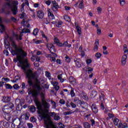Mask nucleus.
<instances>
[{"instance_id": "f704fd0d", "label": "nucleus", "mask_w": 128, "mask_h": 128, "mask_svg": "<svg viewBox=\"0 0 128 128\" xmlns=\"http://www.w3.org/2000/svg\"><path fill=\"white\" fill-rule=\"evenodd\" d=\"M79 2H80L79 4L80 8H84V2L82 0H79Z\"/></svg>"}, {"instance_id": "13d9d810", "label": "nucleus", "mask_w": 128, "mask_h": 128, "mask_svg": "<svg viewBox=\"0 0 128 128\" xmlns=\"http://www.w3.org/2000/svg\"><path fill=\"white\" fill-rule=\"evenodd\" d=\"M100 100H104V94L102 93H101V95L100 96Z\"/></svg>"}, {"instance_id": "de8ad7c7", "label": "nucleus", "mask_w": 128, "mask_h": 128, "mask_svg": "<svg viewBox=\"0 0 128 128\" xmlns=\"http://www.w3.org/2000/svg\"><path fill=\"white\" fill-rule=\"evenodd\" d=\"M46 76L48 78H50V73L48 71L46 72Z\"/></svg>"}, {"instance_id": "a211bd4d", "label": "nucleus", "mask_w": 128, "mask_h": 128, "mask_svg": "<svg viewBox=\"0 0 128 128\" xmlns=\"http://www.w3.org/2000/svg\"><path fill=\"white\" fill-rule=\"evenodd\" d=\"M46 58H49L52 62H56V58H54V57H52V55L50 54H46Z\"/></svg>"}, {"instance_id": "2f4dec72", "label": "nucleus", "mask_w": 128, "mask_h": 128, "mask_svg": "<svg viewBox=\"0 0 128 128\" xmlns=\"http://www.w3.org/2000/svg\"><path fill=\"white\" fill-rule=\"evenodd\" d=\"M50 22H52V20L49 18H46L44 19V22L46 24H48Z\"/></svg>"}, {"instance_id": "6ab92c4d", "label": "nucleus", "mask_w": 128, "mask_h": 128, "mask_svg": "<svg viewBox=\"0 0 128 128\" xmlns=\"http://www.w3.org/2000/svg\"><path fill=\"white\" fill-rule=\"evenodd\" d=\"M80 60L78 58H74V62H76V64L78 68H80L82 66V64L80 62Z\"/></svg>"}, {"instance_id": "f03ea898", "label": "nucleus", "mask_w": 128, "mask_h": 128, "mask_svg": "<svg viewBox=\"0 0 128 128\" xmlns=\"http://www.w3.org/2000/svg\"><path fill=\"white\" fill-rule=\"evenodd\" d=\"M7 39H8L10 42H11V46H12L14 50H12V54H17V56L18 59L20 58V56H26V54L24 52V50H22V48H18V46H16V42L14 40V37L13 36H6Z\"/></svg>"}, {"instance_id": "9b49d317", "label": "nucleus", "mask_w": 128, "mask_h": 128, "mask_svg": "<svg viewBox=\"0 0 128 128\" xmlns=\"http://www.w3.org/2000/svg\"><path fill=\"white\" fill-rule=\"evenodd\" d=\"M2 102H4L5 104H7V102H10V100H12V97L10 96H4L2 98Z\"/></svg>"}, {"instance_id": "423d86ee", "label": "nucleus", "mask_w": 128, "mask_h": 128, "mask_svg": "<svg viewBox=\"0 0 128 128\" xmlns=\"http://www.w3.org/2000/svg\"><path fill=\"white\" fill-rule=\"evenodd\" d=\"M123 50L124 54L122 57L121 64L122 66H124V64H126V58H128V56L126 54H128V46L126 44H124L123 46Z\"/></svg>"}, {"instance_id": "a878e982", "label": "nucleus", "mask_w": 128, "mask_h": 128, "mask_svg": "<svg viewBox=\"0 0 128 128\" xmlns=\"http://www.w3.org/2000/svg\"><path fill=\"white\" fill-rule=\"evenodd\" d=\"M75 26L76 28V30L78 34H82V28H80V27L78 26L76 24H75Z\"/></svg>"}, {"instance_id": "473e14b6", "label": "nucleus", "mask_w": 128, "mask_h": 128, "mask_svg": "<svg viewBox=\"0 0 128 128\" xmlns=\"http://www.w3.org/2000/svg\"><path fill=\"white\" fill-rule=\"evenodd\" d=\"M120 128H128V124L126 123L122 124L121 122V124L120 126H119Z\"/></svg>"}, {"instance_id": "ea45409f", "label": "nucleus", "mask_w": 128, "mask_h": 128, "mask_svg": "<svg viewBox=\"0 0 128 128\" xmlns=\"http://www.w3.org/2000/svg\"><path fill=\"white\" fill-rule=\"evenodd\" d=\"M121 6H124L126 4V0H120Z\"/></svg>"}, {"instance_id": "5fc2aeb1", "label": "nucleus", "mask_w": 128, "mask_h": 128, "mask_svg": "<svg viewBox=\"0 0 128 128\" xmlns=\"http://www.w3.org/2000/svg\"><path fill=\"white\" fill-rule=\"evenodd\" d=\"M59 102L61 104H66V101L64 99H61L60 100Z\"/></svg>"}, {"instance_id": "4d7b16f0", "label": "nucleus", "mask_w": 128, "mask_h": 128, "mask_svg": "<svg viewBox=\"0 0 128 128\" xmlns=\"http://www.w3.org/2000/svg\"><path fill=\"white\" fill-rule=\"evenodd\" d=\"M102 9L100 7H98L97 8V12H98V14H102Z\"/></svg>"}, {"instance_id": "2eb2a0df", "label": "nucleus", "mask_w": 128, "mask_h": 128, "mask_svg": "<svg viewBox=\"0 0 128 128\" xmlns=\"http://www.w3.org/2000/svg\"><path fill=\"white\" fill-rule=\"evenodd\" d=\"M51 24H55L57 28H60L62 26V21L59 20L57 22H52Z\"/></svg>"}, {"instance_id": "58836bf2", "label": "nucleus", "mask_w": 128, "mask_h": 128, "mask_svg": "<svg viewBox=\"0 0 128 128\" xmlns=\"http://www.w3.org/2000/svg\"><path fill=\"white\" fill-rule=\"evenodd\" d=\"M64 18L66 22H70V18L68 16L65 15Z\"/></svg>"}, {"instance_id": "bb28decb", "label": "nucleus", "mask_w": 128, "mask_h": 128, "mask_svg": "<svg viewBox=\"0 0 128 128\" xmlns=\"http://www.w3.org/2000/svg\"><path fill=\"white\" fill-rule=\"evenodd\" d=\"M84 128H90V124L88 122H84L83 123Z\"/></svg>"}, {"instance_id": "09e8293b", "label": "nucleus", "mask_w": 128, "mask_h": 128, "mask_svg": "<svg viewBox=\"0 0 128 128\" xmlns=\"http://www.w3.org/2000/svg\"><path fill=\"white\" fill-rule=\"evenodd\" d=\"M60 119V116H58V115H56V114H55L54 116V120H58Z\"/></svg>"}, {"instance_id": "7ed1b4c3", "label": "nucleus", "mask_w": 128, "mask_h": 128, "mask_svg": "<svg viewBox=\"0 0 128 128\" xmlns=\"http://www.w3.org/2000/svg\"><path fill=\"white\" fill-rule=\"evenodd\" d=\"M24 52L26 53V56H20L19 59L18 57V54H12V56H16V58L14 60V62H18V61L20 62L21 65V68L23 70L24 72H26V68H30V62H28V60L26 58L28 56V54L25 51Z\"/></svg>"}, {"instance_id": "8fccbe9b", "label": "nucleus", "mask_w": 128, "mask_h": 128, "mask_svg": "<svg viewBox=\"0 0 128 128\" xmlns=\"http://www.w3.org/2000/svg\"><path fill=\"white\" fill-rule=\"evenodd\" d=\"M30 120L32 122H36V119L34 117H31Z\"/></svg>"}, {"instance_id": "aec40b11", "label": "nucleus", "mask_w": 128, "mask_h": 128, "mask_svg": "<svg viewBox=\"0 0 128 128\" xmlns=\"http://www.w3.org/2000/svg\"><path fill=\"white\" fill-rule=\"evenodd\" d=\"M2 18L0 17V30L1 32H2L6 30V28H4V26L2 24Z\"/></svg>"}, {"instance_id": "c85d7f7f", "label": "nucleus", "mask_w": 128, "mask_h": 128, "mask_svg": "<svg viewBox=\"0 0 128 128\" xmlns=\"http://www.w3.org/2000/svg\"><path fill=\"white\" fill-rule=\"evenodd\" d=\"M74 89L73 88H71V90L70 92V94L72 98H74V96H76V93H74Z\"/></svg>"}, {"instance_id": "f3484780", "label": "nucleus", "mask_w": 128, "mask_h": 128, "mask_svg": "<svg viewBox=\"0 0 128 128\" xmlns=\"http://www.w3.org/2000/svg\"><path fill=\"white\" fill-rule=\"evenodd\" d=\"M18 120L20 121V124L18 125H17V128H22V127H24V122L23 120L21 119L20 118H18Z\"/></svg>"}, {"instance_id": "a18cd8bd", "label": "nucleus", "mask_w": 128, "mask_h": 128, "mask_svg": "<svg viewBox=\"0 0 128 128\" xmlns=\"http://www.w3.org/2000/svg\"><path fill=\"white\" fill-rule=\"evenodd\" d=\"M51 104L53 106V108H56V102L51 100Z\"/></svg>"}, {"instance_id": "dca6fc26", "label": "nucleus", "mask_w": 128, "mask_h": 128, "mask_svg": "<svg viewBox=\"0 0 128 128\" xmlns=\"http://www.w3.org/2000/svg\"><path fill=\"white\" fill-rule=\"evenodd\" d=\"M113 122H114V124L115 126H118V128H119V126H120L122 122L119 120H118V118H114Z\"/></svg>"}, {"instance_id": "c9c22d12", "label": "nucleus", "mask_w": 128, "mask_h": 128, "mask_svg": "<svg viewBox=\"0 0 128 128\" xmlns=\"http://www.w3.org/2000/svg\"><path fill=\"white\" fill-rule=\"evenodd\" d=\"M5 87L8 90H12V86L8 84H5Z\"/></svg>"}, {"instance_id": "393cba45", "label": "nucleus", "mask_w": 128, "mask_h": 128, "mask_svg": "<svg viewBox=\"0 0 128 128\" xmlns=\"http://www.w3.org/2000/svg\"><path fill=\"white\" fill-rule=\"evenodd\" d=\"M6 106L11 112L14 108V104L12 103H8Z\"/></svg>"}, {"instance_id": "b1692460", "label": "nucleus", "mask_w": 128, "mask_h": 128, "mask_svg": "<svg viewBox=\"0 0 128 128\" xmlns=\"http://www.w3.org/2000/svg\"><path fill=\"white\" fill-rule=\"evenodd\" d=\"M22 33L21 32L20 36H18V35L17 34H14V36L16 40H22Z\"/></svg>"}, {"instance_id": "e2e57ef3", "label": "nucleus", "mask_w": 128, "mask_h": 128, "mask_svg": "<svg viewBox=\"0 0 128 128\" xmlns=\"http://www.w3.org/2000/svg\"><path fill=\"white\" fill-rule=\"evenodd\" d=\"M102 34V29L100 28H97V34Z\"/></svg>"}, {"instance_id": "4be33fe9", "label": "nucleus", "mask_w": 128, "mask_h": 128, "mask_svg": "<svg viewBox=\"0 0 128 128\" xmlns=\"http://www.w3.org/2000/svg\"><path fill=\"white\" fill-rule=\"evenodd\" d=\"M2 110L6 114H8L9 112H12L10 111V108H8V106L7 105H5L4 106V108H3Z\"/></svg>"}, {"instance_id": "bf43d9fd", "label": "nucleus", "mask_w": 128, "mask_h": 128, "mask_svg": "<svg viewBox=\"0 0 128 128\" xmlns=\"http://www.w3.org/2000/svg\"><path fill=\"white\" fill-rule=\"evenodd\" d=\"M25 16H26V14H24V12H22V14H19V16L20 18H24Z\"/></svg>"}, {"instance_id": "ddd939ff", "label": "nucleus", "mask_w": 128, "mask_h": 128, "mask_svg": "<svg viewBox=\"0 0 128 128\" xmlns=\"http://www.w3.org/2000/svg\"><path fill=\"white\" fill-rule=\"evenodd\" d=\"M36 16L38 18H44V13L41 10H39L36 14Z\"/></svg>"}, {"instance_id": "603ef678", "label": "nucleus", "mask_w": 128, "mask_h": 128, "mask_svg": "<svg viewBox=\"0 0 128 128\" xmlns=\"http://www.w3.org/2000/svg\"><path fill=\"white\" fill-rule=\"evenodd\" d=\"M52 4H53V6H58V4L56 3V0L52 1Z\"/></svg>"}, {"instance_id": "5701e85b", "label": "nucleus", "mask_w": 128, "mask_h": 128, "mask_svg": "<svg viewBox=\"0 0 128 128\" xmlns=\"http://www.w3.org/2000/svg\"><path fill=\"white\" fill-rule=\"evenodd\" d=\"M98 40H97L95 42V46L93 50L94 52H98Z\"/></svg>"}, {"instance_id": "338daca9", "label": "nucleus", "mask_w": 128, "mask_h": 128, "mask_svg": "<svg viewBox=\"0 0 128 128\" xmlns=\"http://www.w3.org/2000/svg\"><path fill=\"white\" fill-rule=\"evenodd\" d=\"M13 88L15 90H18V88H20V86H18V85L17 84H15L14 85Z\"/></svg>"}, {"instance_id": "f257e3e1", "label": "nucleus", "mask_w": 128, "mask_h": 128, "mask_svg": "<svg viewBox=\"0 0 128 128\" xmlns=\"http://www.w3.org/2000/svg\"><path fill=\"white\" fill-rule=\"evenodd\" d=\"M42 87H40V85L36 84L34 87V90H31L32 96L36 98L38 94H40L42 104L40 103V101L36 100H35L34 102L37 106L38 110H42L43 108L45 112H48V108H50V104L48 103V102L46 101L44 93L42 92Z\"/></svg>"}, {"instance_id": "4c0bfd02", "label": "nucleus", "mask_w": 128, "mask_h": 128, "mask_svg": "<svg viewBox=\"0 0 128 128\" xmlns=\"http://www.w3.org/2000/svg\"><path fill=\"white\" fill-rule=\"evenodd\" d=\"M24 3H23L22 5H21V8L20 9V12H24Z\"/></svg>"}, {"instance_id": "f8f14e48", "label": "nucleus", "mask_w": 128, "mask_h": 128, "mask_svg": "<svg viewBox=\"0 0 128 128\" xmlns=\"http://www.w3.org/2000/svg\"><path fill=\"white\" fill-rule=\"evenodd\" d=\"M47 12H48V18L51 20H54L55 18L54 16V14L52 13V10H50V9H48Z\"/></svg>"}, {"instance_id": "20e7f679", "label": "nucleus", "mask_w": 128, "mask_h": 128, "mask_svg": "<svg viewBox=\"0 0 128 128\" xmlns=\"http://www.w3.org/2000/svg\"><path fill=\"white\" fill-rule=\"evenodd\" d=\"M8 8L11 10L14 16H16L18 12V1L14 0L12 2H9L6 4Z\"/></svg>"}, {"instance_id": "6e6552de", "label": "nucleus", "mask_w": 128, "mask_h": 128, "mask_svg": "<svg viewBox=\"0 0 128 128\" xmlns=\"http://www.w3.org/2000/svg\"><path fill=\"white\" fill-rule=\"evenodd\" d=\"M30 113L27 112L22 114L20 117H19V118L21 120H23V121L24 120H28L30 118Z\"/></svg>"}, {"instance_id": "49530a36", "label": "nucleus", "mask_w": 128, "mask_h": 128, "mask_svg": "<svg viewBox=\"0 0 128 128\" xmlns=\"http://www.w3.org/2000/svg\"><path fill=\"white\" fill-rule=\"evenodd\" d=\"M86 68L88 72H92V70H94V68H92L90 67H89L88 66H87L86 67Z\"/></svg>"}, {"instance_id": "c756f323", "label": "nucleus", "mask_w": 128, "mask_h": 128, "mask_svg": "<svg viewBox=\"0 0 128 128\" xmlns=\"http://www.w3.org/2000/svg\"><path fill=\"white\" fill-rule=\"evenodd\" d=\"M27 32L30 33V30L28 28H24L22 30V34H27Z\"/></svg>"}, {"instance_id": "c03bdc74", "label": "nucleus", "mask_w": 128, "mask_h": 128, "mask_svg": "<svg viewBox=\"0 0 128 128\" xmlns=\"http://www.w3.org/2000/svg\"><path fill=\"white\" fill-rule=\"evenodd\" d=\"M52 84V86H58V82L56 81H52L51 82Z\"/></svg>"}, {"instance_id": "864d4df0", "label": "nucleus", "mask_w": 128, "mask_h": 128, "mask_svg": "<svg viewBox=\"0 0 128 128\" xmlns=\"http://www.w3.org/2000/svg\"><path fill=\"white\" fill-rule=\"evenodd\" d=\"M70 104L72 108H76V104L72 102H70Z\"/></svg>"}, {"instance_id": "412c9836", "label": "nucleus", "mask_w": 128, "mask_h": 128, "mask_svg": "<svg viewBox=\"0 0 128 128\" xmlns=\"http://www.w3.org/2000/svg\"><path fill=\"white\" fill-rule=\"evenodd\" d=\"M92 110L93 112H94V114H98V110L96 108V104H92Z\"/></svg>"}, {"instance_id": "680f3d73", "label": "nucleus", "mask_w": 128, "mask_h": 128, "mask_svg": "<svg viewBox=\"0 0 128 128\" xmlns=\"http://www.w3.org/2000/svg\"><path fill=\"white\" fill-rule=\"evenodd\" d=\"M27 126L28 128H32L34 127V125H32V124L31 123H28Z\"/></svg>"}, {"instance_id": "a19ab883", "label": "nucleus", "mask_w": 128, "mask_h": 128, "mask_svg": "<svg viewBox=\"0 0 128 128\" xmlns=\"http://www.w3.org/2000/svg\"><path fill=\"white\" fill-rule=\"evenodd\" d=\"M95 56L98 59L100 58V57L102 56V54L98 52L96 53V54H95Z\"/></svg>"}, {"instance_id": "052dcab7", "label": "nucleus", "mask_w": 128, "mask_h": 128, "mask_svg": "<svg viewBox=\"0 0 128 128\" xmlns=\"http://www.w3.org/2000/svg\"><path fill=\"white\" fill-rule=\"evenodd\" d=\"M58 126L60 128H64V125L62 122L58 123Z\"/></svg>"}, {"instance_id": "37998d69", "label": "nucleus", "mask_w": 128, "mask_h": 128, "mask_svg": "<svg viewBox=\"0 0 128 128\" xmlns=\"http://www.w3.org/2000/svg\"><path fill=\"white\" fill-rule=\"evenodd\" d=\"M59 6H53L52 8V10L53 12H57L58 11V8Z\"/></svg>"}, {"instance_id": "9d476101", "label": "nucleus", "mask_w": 128, "mask_h": 128, "mask_svg": "<svg viewBox=\"0 0 128 128\" xmlns=\"http://www.w3.org/2000/svg\"><path fill=\"white\" fill-rule=\"evenodd\" d=\"M48 50L50 52H56V48L52 44H47L46 45Z\"/></svg>"}, {"instance_id": "72a5a7b5", "label": "nucleus", "mask_w": 128, "mask_h": 128, "mask_svg": "<svg viewBox=\"0 0 128 128\" xmlns=\"http://www.w3.org/2000/svg\"><path fill=\"white\" fill-rule=\"evenodd\" d=\"M3 126H4V128H10V122H4L3 123Z\"/></svg>"}, {"instance_id": "0e129e2a", "label": "nucleus", "mask_w": 128, "mask_h": 128, "mask_svg": "<svg viewBox=\"0 0 128 128\" xmlns=\"http://www.w3.org/2000/svg\"><path fill=\"white\" fill-rule=\"evenodd\" d=\"M90 122H92L91 124L92 126H94V124H96V122L94 119H91Z\"/></svg>"}, {"instance_id": "774afa93", "label": "nucleus", "mask_w": 128, "mask_h": 128, "mask_svg": "<svg viewBox=\"0 0 128 128\" xmlns=\"http://www.w3.org/2000/svg\"><path fill=\"white\" fill-rule=\"evenodd\" d=\"M100 108L102 110H104V104H102V103H101V104H100Z\"/></svg>"}, {"instance_id": "0eeeda50", "label": "nucleus", "mask_w": 128, "mask_h": 128, "mask_svg": "<svg viewBox=\"0 0 128 128\" xmlns=\"http://www.w3.org/2000/svg\"><path fill=\"white\" fill-rule=\"evenodd\" d=\"M42 110H44V112H46L47 114H40V112H39V114L41 118H46V116H52V118H54V116H56V114L54 112H48V111L46 112V110H44V107L42 108Z\"/></svg>"}, {"instance_id": "cd10ccee", "label": "nucleus", "mask_w": 128, "mask_h": 128, "mask_svg": "<svg viewBox=\"0 0 128 128\" xmlns=\"http://www.w3.org/2000/svg\"><path fill=\"white\" fill-rule=\"evenodd\" d=\"M58 78L60 80V82H64V79L62 78V74H60L58 76Z\"/></svg>"}, {"instance_id": "69168bd1", "label": "nucleus", "mask_w": 128, "mask_h": 128, "mask_svg": "<svg viewBox=\"0 0 128 128\" xmlns=\"http://www.w3.org/2000/svg\"><path fill=\"white\" fill-rule=\"evenodd\" d=\"M86 62L87 64H92V60L88 59L86 60Z\"/></svg>"}, {"instance_id": "79ce46f5", "label": "nucleus", "mask_w": 128, "mask_h": 128, "mask_svg": "<svg viewBox=\"0 0 128 128\" xmlns=\"http://www.w3.org/2000/svg\"><path fill=\"white\" fill-rule=\"evenodd\" d=\"M38 32V28H36L34 29V32H33V34L34 36H36Z\"/></svg>"}, {"instance_id": "7c9ffc66", "label": "nucleus", "mask_w": 128, "mask_h": 128, "mask_svg": "<svg viewBox=\"0 0 128 128\" xmlns=\"http://www.w3.org/2000/svg\"><path fill=\"white\" fill-rule=\"evenodd\" d=\"M66 46V48H70V46H72V44H68V42H64L63 44V46Z\"/></svg>"}, {"instance_id": "3c124183", "label": "nucleus", "mask_w": 128, "mask_h": 128, "mask_svg": "<svg viewBox=\"0 0 128 128\" xmlns=\"http://www.w3.org/2000/svg\"><path fill=\"white\" fill-rule=\"evenodd\" d=\"M65 60H66L67 62H70V58L68 56H65Z\"/></svg>"}, {"instance_id": "6e6d98bb", "label": "nucleus", "mask_w": 128, "mask_h": 128, "mask_svg": "<svg viewBox=\"0 0 128 128\" xmlns=\"http://www.w3.org/2000/svg\"><path fill=\"white\" fill-rule=\"evenodd\" d=\"M72 114V112H64V116H68L70 114Z\"/></svg>"}, {"instance_id": "1a4fd4ad", "label": "nucleus", "mask_w": 128, "mask_h": 128, "mask_svg": "<svg viewBox=\"0 0 128 128\" xmlns=\"http://www.w3.org/2000/svg\"><path fill=\"white\" fill-rule=\"evenodd\" d=\"M15 102L17 106H22V104H24V99L22 98H18L15 100Z\"/></svg>"}, {"instance_id": "e433bc0d", "label": "nucleus", "mask_w": 128, "mask_h": 128, "mask_svg": "<svg viewBox=\"0 0 128 128\" xmlns=\"http://www.w3.org/2000/svg\"><path fill=\"white\" fill-rule=\"evenodd\" d=\"M30 110L31 112H36V107H34V106H30Z\"/></svg>"}, {"instance_id": "4468645a", "label": "nucleus", "mask_w": 128, "mask_h": 128, "mask_svg": "<svg viewBox=\"0 0 128 128\" xmlns=\"http://www.w3.org/2000/svg\"><path fill=\"white\" fill-rule=\"evenodd\" d=\"M69 82L71 84H73V86H76V80L75 78L72 76H70L69 78Z\"/></svg>"}, {"instance_id": "39448f33", "label": "nucleus", "mask_w": 128, "mask_h": 128, "mask_svg": "<svg viewBox=\"0 0 128 128\" xmlns=\"http://www.w3.org/2000/svg\"><path fill=\"white\" fill-rule=\"evenodd\" d=\"M24 72L26 74V77L28 78V82L29 86H34V83L32 82V81L31 80H34V78L36 76V75L34 74L32 72V71L30 69L28 70H26V72Z\"/></svg>"}]
</instances>
